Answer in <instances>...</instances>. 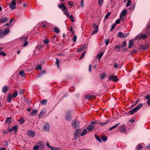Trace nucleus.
Masks as SVG:
<instances>
[{"mask_svg":"<svg viewBox=\"0 0 150 150\" xmlns=\"http://www.w3.org/2000/svg\"><path fill=\"white\" fill-rule=\"evenodd\" d=\"M134 8V6H131L129 7L130 10H133Z\"/></svg>","mask_w":150,"mask_h":150,"instance_id":"obj_63","label":"nucleus"},{"mask_svg":"<svg viewBox=\"0 0 150 150\" xmlns=\"http://www.w3.org/2000/svg\"><path fill=\"white\" fill-rule=\"evenodd\" d=\"M110 12H108L106 15L105 16V19L107 18V17L110 15Z\"/></svg>","mask_w":150,"mask_h":150,"instance_id":"obj_58","label":"nucleus"},{"mask_svg":"<svg viewBox=\"0 0 150 150\" xmlns=\"http://www.w3.org/2000/svg\"><path fill=\"white\" fill-rule=\"evenodd\" d=\"M120 123H118L116 124V125H115L113 126L112 127L110 128L109 129V130H112L114 128H115V127H117L118 126L120 125Z\"/></svg>","mask_w":150,"mask_h":150,"instance_id":"obj_27","label":"nucleus"},{"mask_svg":"<svg viewBox=\"0 0 150 150\" xmlns=\"http://www.w3.org/2000/svg\"><path fill=\"white\" fill-rule=\"evenodd\" d=\"M115 26L116 24H114L113 25H112L111 28L110 29V31H112L114 29Z\"/></svg>","mask_w":150,"mask_h":150,"instance_id":"obj_41","label":"nucleus"},{"mask_svg":"<svg viewBox=\"0 0 150 150\" xmlns=\"http://www.w3.org/2000/svg\"><path fill=\"white\" fill-rule=\"evenodd\" d=\"M12 97V96L11 95L8 94L7 100L8 102H9L11 101Z\"/></svg>","mask_w":150,"mask_h":150,"instance_id":"obj_21","label":"nucleus"},{"mask_svg":"<svg viewBox=\"0 0 150 150\" xmlns=\"http://www.w3.org/2000/svg\"><path fill=\"white\" fill-rule=\"evenodd\" d=\"M85 52H84L83 53H82V55H81V57H80V58L79 59V60L81 59H82V58H83V57H84V55H85Z\"/></svg>","mask_w":150,"mask_h":150,"instance_id":"obj_52","label":"nucleus"},{"mask_svg":"<svg viewBox=\"0 0 150 150\" xmlns=\"http://www.w3.org/2000/svg\"><path fill=\"white\" fill-rule=\"evenodd\" d=\"M126 45V42L125 41H124L123 42V44L121 47H123L124 46H125Z\"/></svg>","mask_w":150,"mask_h":150,"instance_id":"obj_56","label":"nucleus"},{"mask_svg":"<svg viewBox=\"0 0 150 150\" xmlns=\"http://www.w3.org/2000/svg\"><path fill=\"white\" fill-rule=\"evenodd\" d=\"M85 99L86 100H89L90 99H91L90 97V95H86L85 96Z\"/></svg>","mask_w":150,"mask_h":150,"instance_id":"obj_43","label":"nucleus"},{"mask_svg":"<svg viewBox=\"0 0 150 150\" xmlns=\"http://www.w3.org/2000/svg\"><path fill=\"white\" fill-rule=\"evenodd\" d=\"M118 80L117 76H114V75H112V76H110L109 78V80H112L115 82L117 81Z\"/></svg>","mask_w":150,"mask_h":150,"instance_id":"obj_11","label":"nucleus"},{"mask_svg":"<svg viewBox=\"0 0 150 150\" xmlns=\"http://www.w3.org/2000/svg\"><path fill=\"white\" fill-rule=\"evenodd\" d=\"M8 90V87L6 86H5L2 88V92L5 93Z\"/></svg>","mask_w":150,"mask_h":150,"instance_id":"obj_24","label":"nucleus"},{"mask_svg":"<svg viewBox=\"0 0 150 150\" xmlns=\"http://www.w3.org/2000/svg\"><path fill=\"white\" fill-rule=\"evenodd\" d=\"M143 104L141 103L137 106V107L134 108L132 110L130 111L129 112L132 115L134 113L136 112L141 108L143 106Z\"/></svg>","mask_w":150,"mask_h":150,"instance_id":"obj_2","label":"nucleus"},{"mask_svg":"<svg viewBox=\"0 0 150 150\" xmlns=\"http://www.w3.org/2000/svg\"><path fill=\"white\" fill-rule=\"evenodd\" d=\"M38 111L36 109H33L31 113L30 114V115L32 116L36 115Z\"/></svg>","mask_w":150,"mask_h":150,"instance_id":"obj_17","label":"nucleus"},{"mask_svg":"<svg viewBox=\"0 0 150 150\" xmlns=\"http://www.w3.org/2000/svg\"><path fill=\"white\" fill-rule=\"evenodd\" d=\"M35 132L31 130H29L27 132V135L29 137H34L35 135Z\"/></svg>","mask_w":150,"mask_h":150,"instance_id":"obj_6","label":"nucleus"},{"mask_svg":"<svg viewBox=\"0 0 150 150\" xmlns=\"http://www.w3.org/2000/svg\"><path fill=\"white\" fill-rule=\"evenodd\" d=\"M81 132V129H76L74 133V139H77L80 136L79 133Z\"/></svg>","mask_w":150,"mask_h":150,"instance_id":"obj_7","label":"nucleus"},{"mask_svg":"<svg viewBox=\"0 0 150 150\" xmlns=\"http://www.w3.org/2000/svg\"><path fill=\"white\" fill-rule=\"evenodd\" d=\"M28 38L27 36L23 37L22 39V41L23 40H25L26 41L28 40Z\"/></svg>","mask_w":150,"mask_h":150,"instance_id":"obj_57","label":"nucleus"},{"mask_svg":"<svg viewBox=\"0 0 150 150\" xmlns=\"http://www.w3.org/2000/svg\"><path fill=\"white\" fill-rule=\"evenodd\" d=\"M106 76V74L105 73H102L100 74V78L101 79H103Z\"/></svg>","mask_w":150,"mask_h":150,"instance_id":"obj_33","label":"nucleus"},{"mask_svg":"<svg viewBox=\"0 0 150 150\" xmlns=\"http://www.w3.org/2000/svg\"><path fill=\"white\" fill-rule=\"evenodd\" d=\"M70 31L72 34H74L75 33L74 31H73V28L72 26L70 28Z\"/></svg>","mask_w":150,"mask_h":150,"instance_id":"obj_48","label":"nucleus"},{"mask_svg":"<svg viewBox=\"0 0 150 150\" xmlns=\"http://www.w3.org/2000/svg\"><path fill=\"white\" fill-rule=\"evenodd\" d=\"M129 33H123L121 32H119L117 34V36L121 38H125L127 37L129 35Z\"/></svg>","mask_w":150,"mask_h":150,"instance_id":"obj_8","label":"nucleus"},{"mask_svg":"<svg viewBox=\"0 0 150 150\" xmlns=\"http://www.w3.org/2000/svg\"><path fill=\"white\" fill-rule=\"evenodd\" d=\"M4 36L8 34L9 32V30L8 29H6L4 31H3Z\"/></svg>","mask_w":150,"mask_h":150,"instance_id":"obj_32","label":"nucleus"},{"mask_svg":"<svg viewBox=\"0 0 150 150\" xmlns=\"http://www.w3.org/2000/svg\"><path fill=\"white\" fill-rule=\"evenodd\" d=\"M87 131L86 129H84L82 132L81 134V136H83L87 133Z\"/></svg>","mask_w":150,"mask_h":150,"instance_id":"obj_29","label":"nucleus"},{"mask_svg":"<svg viewBox=\"0 0 150 150\" xmlns=\"http://www.w3.org/2000/svg\"><path fill=\"white\" fill-rule=\"evenodd\" d=\"M137 38L139 39H144L147 37V35L145 34H141L138 35Z\"/></svg>","mask_w":150,"mask_h":150,"instance_id":"obj_12","label":"nucleus"},{"mask_svg":"<svg viewBox=\"0 0 150 150\" xmlns=\"http://www.w3.org/2000/svg\"><path fill=\"white\" fill-rule=\"evenodd\" d=\"M90 95L91 99H95L96 98V96L95 95L91 94Z\"/></svg>","mask_w":150,"mask_h":150,"instance_id":"obj_53","label":"nucleus"},{"mask_svg":"<svg viewBox=\"0 0 150 150\" xmlns=\"http://www.w3.org/2000/svg\"><path fill=\"white\" fill-rule=\"evenodd\" d=\"M133 45V42L132 40H130L129 42L128 47L129 48H130L132 45Z\"/></svg>","mask_w":150,"mask_h":150,"instance_id":"obj_19","label":"nucleus"},{"mask_svg":"<svg viewBox=\"0 0 150 150\" xmlns=\"http://www.w3.org/2000/svg\"><path fill=\"white\" fill-rule=\"evenodd\" d=\"M131 2L130 0H128L127 2L126 5V7H128L130 6L131 4Z\"/></svg>","mask_w":150,"mask_h":150,"instance_id":"obj_42","label":"nucleus"},{"mask_svg":"<svg viewBox=\"0 0 150 150\" xmlns=\"http://www.w3.org/2000/svg\"><path fill=\"white\" fill-rule=\"evenodd\" d=\"M95 127V125L92 122L87 127V129L88 131H91Z\"/></svg>","mask_w":150,"mask_h":150,"instance_id":"obj_13","label":"nucleus"},{"mask_svg":"<svg viewBox=\"0 0 150 150\" xmlns=\"http://www.w3.org/2000/svg\"><path fill=\"white\" fill-rule=\"evenodd\" d=\"M17 127V125H16L12 127V129H13V130L14 131L15 133H16L18 130Z\"/></svg>","mask_w":150,"mask_h":150,"instance_id":"obj_23","label":"nucleus"},{"mask_svg":"<svg viewBox=\"0 0 150 150\" xmlns=\"http://www.w3.org/2000/svg\"><path fill=\"white\" fill-rule=\"evenodd\" d=\"M46 112V109L44 108L41 111L40 113L38 115V117L39 118H41L43 114L45 113Z\"/></svg>","mask_w":150,"mask_h":150,"instance_id":"obj_16","label":"nucleus"},{"mask_svg":"<svg viewBox=\"0 0 150 150\" xmlns=\"http://www.w3.org/2000/svg\"><path fill=\"white\" fill-rule=\"evenodd\" d=\"M77 36L76 35H74L72 38V41L74 42H75L76 41Z\"/></svg>","mask_w":150,"mask_h":150,"instance_id":"obj_39","label":"nucleus"},{"mask_svg":"<svg viewBox=\"0 0 150 150\" xmlns=\"http://www.w3.org/2000/svg\"><path fill=\"white\" fill-rule=\"evenodd\" d=\"M85 47V45L82 46L81 48L78 49L77 50V51L78 52H79L81 51H83L84 50Z\"/></svg>","mask_w":150,"mask_h":150,"instance_id":"obj_34","label":"nucleus"},{"mask_svg":"<svg viewBox=\"0 0 150 150\" xmlns=\"http://www.w3.org/2000/svg\"><path fill=\"white\" fill-rule=\"evenodd\" d=\"M139 147L138 148V150H141V149L142 148V146L140 145H138Z\"/></svg>","mask_w":150,"mask_h":150,"instance_id":"obj_61","label":"nucleus"},{"mask_svg":"<svg viewBox=\"0 0 150 150\" xmlns=\"http://www.w3.org/2000/svg\"><path fill=\"white\" fill-rule=\"evenodd\" d=\"M38 148L39 146H38L37 145H35L33 147V150H37L38 149Z\"/></svg>","mask_w":150,"mask_h":150,"instance_id":"obj_46","label":"nucleus"},{"mask_svg":"<svg viewBox=\"0 0 150 150\" xmlns=\"http://www.w3.org/2000/svg\"><path fill=\"white\" fill-rule=\"evenodd\" d=\"M8 19H9L6 17L2 18L0 19V23H4L7 22Z\"/></svg>","mask_w":150,"mask_h":150,"instance_id":"obj_15","label":"nucleus"},{"mask_svg":"<svg viewBox=\"0 0 150 150\" xmlns=\"http://www.w3.org/2000/svg\"><path fill=\"white\" fill-rule=\"evenodd\" d=\"M40 103L42 105H45L47 103V100L46 99L42 100L40 101Z\"/></svg>","mask_w":150,"mask_h":150,"instance_id":"obj_18","label":"nucleus"},{"mask_svg":"<svg viewBox=\"0 0 150 150\" xmlns=\"http://www.w3.org/2000/svg\"><path fill=\"white\" fill-rule=\"evenodd\" d=\"M28 44V42L26 41L25 42V43L23 45V46L25 47Z\"/></svg>","mask_w":150,"mask_h":150,"instance_id":"obj_62","label":"nucleus"},{"mask_svg":"<svg viewBox=\"0 0 150 150\" xmlns=\"http://www.w3.org/2000/svg\"><path fill=\"white\" fill-rule=\"evenodd\" d=\"M93 28H94V30L92 32L91 35H93L97 33L98 31V26H96V24H94L92 25Z\"/></svg>","mask_w":150,"mask_h":150,"instance_id":"obj_5","label":"nucleus"},{"mask_svg":"<svg viewBox=\"0 0 150 150\" xmlns=\"http://www.w3.org/2000/svg\"><path fill=\"white\" fill-rule=\"evenodd\" d=\"M16 0H13L12 2L9 4L8 5L12 9H15L16 8Z\"/></svg>","mask_w":150,"mask_h":150,"instance_id":"obj_4","label":"nucleus"},{"mask_svg":"<svg viewBox=\"0 0 150 150\" xmlns=\"http://www.w3.org/2000/svg\"><path fill=\"white\" fill-rule=\"evenodd\" d=\"M42 68V67L41 65H38L36 67V69H38L41 70Z\"/></svg>","mask_w":150,"mask_h":150,"instance_id":"obj_49","label":"nucleus"},{"mask_svg":"<svg viewBox=\"0 0 150 150\" xmlns=\"http://www.w3.org/2000/svg\"><path fill=\"white\" fill-rule=\"evenodd\" d=\"M59 7L62 9L63 11L67 10V8L65 6L64 4H62V5H60L58 6Z\"/></svg>","mask_w":150,"mask_h":150,"instance_id":"obj_14","label":"nucleus"},{"mask_svg":"<svg viewBox=\"0 0 150 150\" xmlns=\"http://www.w3.org/2000/svg\"><path fill=\"white\" fill-rule=\"evenodd\" d=\"M11 122V118L8 117L6 119L5 122L8 124H10Z\"/></svg>","mask_w":150,"mask_h":150,"instance_id":"obj_28","label":"nucleus"},{"mask_svg":"<svg viewBox=\"0 0 150 150\" xmlns=\"http://www.w3.org/2000/svg\"><path fill=\"white\" fill-rule=\"evenodd\" d=\"M145 97L146 99H149L150 98V96L149 95H146Z\"/></svg>","mask_w":150,"mask_h":150,"instance_id":"obj_60","label":"nucleus"},{"mask_svg":"<svg viewBox=\"0 0 150 150\" xmlns=\"http://www.w3.org/2000/svg\"><path fill=\"white\" fill-rule=\"evenodd\" d=\"M43 130L45 132L49 131L50 128V125L48 123H45L43 126Z\"/></svg>","mask_w":150,"mask_h":150,"instance_id":"obj_3","label":"nucleus"},{"mask_svg":"<svg viewBox=\"0 0 150 150\" xmlns=\"http://www.w3.org/2000/svg\"><path fill=\"white\" fill-rule=\"evenodd\" d=\"M126 126L124 125H122L121 126H120L119 130L121 132H123L124 133H126V129H125Z\"/></svg>","mask_w":150,"mask_h":150,"instance_id":"obj_10","label":"nucleus"},{"mask_svg":"<svg viewBox=\"0 0 150 150\" xmlns=\"http://www.w3.org/2000/svg\"><path fill=\"white\" fill-rule=\"evenodd\" d=\"M80 6L81 7H83V0H81L80 3Z\"/></svg>","mask_w":150,"mask_h":150,"instance_id":"obj_55","label":"nucleus"},{"mask_svg":"<svg viewBox=\"0 0 150 150\" xmlns=\"http://www.w3.org/2000/svg\"><path fill=\"white\" fill-rule=\"evenodd\" d=\"M64 13L67 16H69V13L67 11H64Z\"/></svg>","mask_w":150,"mask_h":150,"instance_id":"obj_54","label":"nucleus"},{"mask_svg":"<svg viewBox=\"0 0 150 150\" xmlns=\"http://www.w3.org/2000/svg\"><path fill=\"white\" fill-rule=\"evenodd\" d=\"M119 66V64H118L117 63H115L114 65H113V67L114 68H118V67Z\"/></svg>","mask_w":150,"mask_h":150,"instance_id":"obj_44","label":"nucleus"},{"mask_svg":"<svg viewBox=\"0 0 150 150\" xmlns=\"http://www.w3.org/2000/svg\"><path fill=\"white\" fill-rule=\"evenodd\" d=\"M109 122V120H107L104 122H100L99 123L101 125H104L107 124Z\"/></svg>","mask_w":150,"mask_h":150,"instance_id":"obj_30","label":"nucleus"},{"mask_svg":"<svg viewBox=\"0 0 150 150\" xmlns=\"http://www.w3.org/2000/svg\"><path fill=\"white\" fill-rule=\"evenodd\" d=\"M71 112H69L67 113L65 116V119L66 120L69 121H70L72 118L71 114Z\"/></svg>","mask_w":150,"mask_h":150,"instance_id":"obj_9","label":"nucleus"},{"mask_svg":"<svg viewBox=\"0 0 150 150\" xmlns=\"http://www.w3.org/2000/svg\"><path fill=\"white\" fill-rule=\"evenodd\" d=\"M103 0H98V4L99 6H100L102 5Z\"/></svg>","mask_w":150,"mask_h":150,"instance_id":"obj_36","label":"nucleus"},{"mask_svg":"<svg viewBox=\"0 0 150 150\" xmlns=\"http://www.w3.org/2000/svg\"><path fill=\"white\" fill-rule=\"evenodd\" d=\"M121 47V46L120 45H116L115 47V49H117V50H119L120 49Z\"/></svg>","mask_w":150,"mask_h":150,"instance_id":"obj_47","label":"nucleus"},{"mask_svg":"<svg viewBox=\"0 0 150 150\" xmlns=\"http://www.w3.org/2000/svg\"><path fill=\"white\" fill-rule=\"evenodd\" d=\"M18 94V92H17V91L15 92L13 94L12 96L13 98H15L17 96Z\"/></svg>","mask_w":150,"mask_h":150,"instance_id":"obj_38","label":"nucleus"},{"mask_svg":"<svg viewBox=\"0 0 150 150\" xmlns=\"http://www.w3.org/2000/svg\"><path fill=\"white\" fill-rule=\"evenodd\" d=\"M0 55L5 56L6 55V54L4 52H0Z\"/></svg>","mask_w":150,"mask_h":150,"instance_id":"obj_50","label":"nucleus"},{"mask_svg":"<svg viewBox=\"0 0 150 150\" xmlns=\"http://www.w3.org/2000/svg\"><path fill=\"white\" fill-rule=\"evenodd\" d=\"M95 137L96 139L100 142L101 143L102 141L100 139L99 137L97 135H95Z\"/></svg>","mask_w":150,"mask_h":150,"instance_id":"obj_31","label":"nucleus"},{"mask_svg":"<svg viewBox=\"0 0 150 150\" xmlns=\"http://www.w3.org/2000/svg\"><path fill=\"white\" fill-rule=\"evenodd\" d=\"M69 17L70 18V19L71 20V21L72 22H73L74 21V19L73 18V17L72 15H71L69 16Z\"/></svg>","mask_w":150,"mask_h":150,"instance_id":"obj_45","label":"nucleus"},{"mask_svg":"<svg viewBox=\"0 0 150 150\" xmlns=\"http://www.w3.org/2000/svg\"><path fill=\"white\" fill-rule=\"evenodd\" d=\"M120 22V20L119 19H117L115 21V23L117 24H119Z\"/></svg>","mask_w":150,"mask_h":150,"instance_id":"obj_64","label":"nucleus"},{"mask_svg":"<svg viewBox=\"0 0 150 150\" xmlns=\"http://www.w3.org/2000/svg\"><path fill=\"white\" fill-rule=\"evenodd\" d=\"M4 35L3 30H0V37L4 36Z\"/></svg>","mask_w":150,"mask_h":150,"instance_id":"obj_40","label":"nucleus"},{"mask_svg":"<svg viewBox=\"0 0 150 150\" xmlns=\"http://www.w3.org/2000/svg\"><path fill=\"white\" fill-rule=\"evenodd\" d=\"M44 42L45 44H47L49 42V40H48L46 39L44 40Z\"/></svg>","mask_w":150,"mask_h":150,"instance_id":"obj_59","label":"nucleus"},{"mask_svg":"<svg viewBox=\"0 0 150 150\" xmlns=\"http://www.w3.org/2000/svg\"><path fill=\"white\" fill-rule=\"evenodd\" d=\"M19 122L21 124L23 125L25 122V121L23 119H21L19 120Z\"/></svg>","mask_w":150,"mask_h":150,"instance_id":"obj_51","label":"nucleus"},{"mask_svg":"<svg viewBox=\"0 0 150 150\" xmlns=\"http://www.w3.org/2000/svg\"><path fill=\"white\" fill-rule=\"evenodd\" d=\"M127 13V11L126 9H124L122 10V11L121 12V15L123 16H125Z\"/></svg>","mask_w":150,"mask_h":150,"instance_id":"obj_22","label":"nucleus"},{"mask_svg":"<svg viewBox=\"0 0 150 150\" xmlns=\"http://www.w3.org/2000/svg\"><path fill=\"white\" fill-rule=\"evenodd\" d=\"M101 139L104 142H106L107 139V136H103L101 137Z\"/></svg>","mask_w":150,"mask_h":150,"instance_id":"obj_26","label":"nucleus"},{"mask_svg":"<svg viewBox=\"0 0 150 150\" xmlns=\"http://www.w3.org/2000/svg\"><path fill=\"white\" fill-rule=\"evenodd\" d=\"M19 74L22 77H24L25 75V73L24 71H22L21 72H20L19 73Z\"/></svg>","mask_w":150,"mask_h":150,"instance_id":"obj_35","label":"nucleus"},{"mask_svg":"<svg viewBox=\"0 0 150 150\" xmlns=\"http://www.w3.org/2000/svg\"><path fill=\"white\" fill-rule=\"evenodd\" d=\"M71 126L74 129L78 128L80 126L79 121L76 119L73 120L71 122Z\"/></svg>","mask_w":150,"mask_h":150,"instance_id":"obj_1","label":"nucleus"},{"mask_svg":"<svg viewBox=\"0 0 150 150\" xmlns=\"http://www.w3.org/2000/svg\"><path fill=\"white\" fill-rule=\"evenodd\" d=\"M54 31L57 33H58L60 32V30L57 27H54Z\"/></svg>","mask_w":150,"mask_h":150,"instance_id":"obj_25","label":"nucleus"},{"mask_svg":"<svg viewBox=\"0 0 150 150\" xmlns=\"http://www.w3.org/2000/svg\"><path fill=\"white\" fill-rule=\"evenodd\" d=\"M110 41V39H106L104 41V42L106 45H107Z\"/></svg>","mask_w":150,"mask_h":150,"instance_id":"obj_37","label":"nucleus"},{"mask_svg":"<svg viewBox=\"0 0 150 150\" xmlns=\"http://www.w3.org/2000/svg\"><path fill=\"white\" fill-rule=\"evenodd\" d=\"M104 54V52H100L99 54H98L97 55V58H99V60L100 61V59L103 56V54Z\"/></svg>","mask_w":150,"mask_h":150,"instance_id":"obj_20","label":"nucleus"}]
</instances>
